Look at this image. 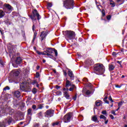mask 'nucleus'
I'll list each match as a JSON object with an SVG mask.
<instances>
[{"mask_svg":"<svg viewBox=\"0 0 127 127\" xmlns=\"http://www.w3.org/2000/svg\"><path fill=\"white\" fill-rule=\"evenodd\" d=\"M95 74L97 75H103L105 73V66L103 64H97L94 67Z\"/></svg>","mask_w":127,"mask_h":127,"instance_id":"1","label":"nucleus"},{"mask_svg":"<svg viewBox=\"0 0 127 127\" xmlns=\"http://www.w3.org/2000/svg\"><path fill=\"white\" fill-rule=\"evenodd\" d=\"M63 5L66 9H71L74 6V0H64L63 1Z\"/></svg>","mask_w":127,"mask_h":127,"instance_id":"2","label":"nucleus"},{"mask_svg":"<svg viewBox=\"0 0 127 127\" xmlns=\"http://www.w3.org/2000/svg\"><path fill=\"white\" fill-rule=\"evenodd\" d=\"M65 33V38L67 40H73L76 36L75 34V32L72 31H66Z\"/></svg>","mask_w":127,"mask_h":127,"instance_id":"3","label":"nucleus"},{"mask_svg":"<svg viewBox=\"0 0 127 127\" xmlns=\"http://www.w3.org/2000/svg\"><path fill=\"white\" fill-rule=\"evenodd\" d=\"M54 53V50L51 48H48L46 50V51H45V55H47L48 57L49 58H51L52 59H53L54 57H53V54Z\"/></svg>","mask_w":127,"mask_h":127,"instance_id":"4","label":"nucleus"},{"mask_svg":"<svg viewBox=\"0 0 127 127\" xmlns=\"http://www.w3.org/2000/svg\"><path fill=\"white\" fill-rule=\"evenodd\" d=\"M12 122V118L8 117L7 119L5 120V122L0 123V127H5V125H6L7 123L8 124V125H10Z\"/></svg>","mask_w":127,"mask_h":127,"instance_id":"5","label":"nucleus"},{"mask_svg":"<svg viewBox=\"0 0 127 127\" xmlns=\"http://www.w3.org/2000/svg\"><path fill=\"white\" fill-rule=\"evenodd\" d=\"M4 7L5 8L6 13H10L13 10V7L9 4L4 3L3 5Z\"/></svg>","mask_w":127,"mask_h":127,"instance_id":"6","label":"nucleus"},{"mask_svg":"<svg viewBox=\"0 0 127 127\" xmlns=\"http://www.w3.org/2000/svg\"><path fill=\"white\" fill-rule=\"evenodd\" d=\"M71 118H72V114L71 113H68L64 117L63 121L66 123H70Z\"/></svg>","mask_w":127,"mask_h":127,"instance_id":"7","label":"nucleus"},{"mask_svg":"<svg viewBox=\"0 0 127 127\" xmlns=\"http://www.w3.org/2000/svg\"><path fill=\"white\" fill-rule=\"evenodd\" d=\"M54 115V110H48L45 113V118H51V117H53Z\"/></svg>","mask_w":127,"mask_h":127,"instance_id":"8","label":"nucleus"},{"mask_svg":"<svg viewBox=\"0 0 127 127\" xmlns=\"http://www.w3.org/2000/svg\"><path fill=\"white\" fill-rule=\"evenodd\" d=\"M46 36H47V32L45 31L42 32L40 35V37L41 41H43V40H44V39L46 38Z\"/></svg>","mask_w":127,"mask_h":127,"instance_id":"9","label":"nucleus"},{"mask_svg":"<svg viewBox=\"0 0 127 127\" xmlns=\"http://www.w3.org/2000/svg\"><path fill=\"white\" fill-rule=\"evenodd\" d=\"M33 14L37 16V18L38 20H39V19L41 18V16H40V15H39V14L38 13V12L37 11V10L36 9H35L33 11Z\"/></svg>","mask_w":127,"mask_h":127,"instance_id":"10","label":"nucleus"},{"mask_svg":"<svg viewBox=\"0 0 127 127\" xmlns=\"http://www.w3.org/2000/svg\"><path fill=\"white\" fill-rule=\"evenodd\" d=\"M11 74H12L13 76L16 77V76H18V75H19V71H18L17 70H13L11 71Z\"/></svg>","mask_w":127,"mask_h":127,"instance_id":"11","label":"nucleus"},{"mask_svg":"<svg viewBox=\"0 0 127 127\" xmlns=\"http://www.w3.org/2000/svg\"><path fill=\"white\" fill-rule=\"evenodd\" d=\"M68 76H69L70 79L73 80L74 79V74H73V71L71 69H69L67 72Z\"/></svg>","mask_w":127,"mask_h":127,"instance_id":"12","label":"nucleus"},{"mask_svg":"<svg viewBox=\"0 0 127 127\" xmlns=\"http://www.w3.org/2000/svg\"><path fill=\"white\" fill-rule=\"evenodd\" d=\"M26 82H23L20 84V88L21 90H24L26 87Z\"/></svg>","mask_w":127,"mask_h":127,"instance_id":"13","label":"nucleus"},{"mask_svg":"<svg viewBox=\"0 0 127 127\" xmlns=\"http://www.w3.org/2000/svg\"><path fill=\"white\" fill-rule=\"evenodd\" d=\"M35 16H36V15L33 14L29 15V17L32 20L33 23H36L37 21L36 18L35 17Z\"/></svg>","mask_w":127,"mask_h":127,"instance_id":"14","label":"nucleus"},{"mask_svg":"<svg viewBox=\"0 0 127 127\" xmlns=\"http://www.w3.org/2000/svg\"><path fill=\"white\" fill-rule=\"evenodd\" d=\"M73 84L71 83V82L69 81L68 79H66L65 83V87L67 88L68 87H71Z\"/></svg>","mask_w":127,"mask_h":127,"instance_id":"15","label":"nucleus"},{"mask_svg":"<svg viewBox=\"0 0 127 127\" xmlns=\"http://www.w3.org/2000/svg\"><path fill=\"white\" fill-rule=\"evenodd\" d=\"M21 61H22L21 58L18 57L16 60V64H20V63H21Z\"/></svg>","mask_w":127,"mask_h":127,"instance_id":"16","label":"nucleus"},{"mask_svg":"<svg viewBox=\"0 0 127 127\" xmlns=\"http://www.w3.org/2000/svg\"><path fill=\"white\" fill-rule=\"evenodd\" d=\"M4 15L5 13L2 10H0V18H2Z\"/></svg>","mask_w":127,"mask_h":127,"instance_id":"17","label":"nucleus"},{"mask_svg":"<svg viewBox=\"0 0 127 127\" xmlns=\"http://www.w3.org/2000/svg\"><path fill=\"white\" fill-rule=\"evenodd\" d=\"M14 95L17 98H19V97H20V92L18 91H16L14 92Z\"/></svg>","mask_w":127,"mask_h":127,"instance_id":"18","label":"nucleus"},{"mask_svg":"<svg viewBox=\"0 0 127 127\" xmlns=\"http://www.w3.org/2000/svg\"><path fill=\"white\" fill-rule=\"evenodd\" d=\"M63 91H64V96H65V95L68 94V91H69V89H68V88L67 89L64 88Z\"/></svg>","mask_w":127,"mask_h":127,"instance_id":"19","label":"nucleus"},{"mask_svg":"<svg viewBox=\"0 0 127 127\" xmlns=\"http://www.w3.org/2000/svg\"><path fill=\"white\" fill-rule=\"evenodd\" d=\"M92 121H93V122H97V121H98V118L97 117V116H93L92 118Z\"/></svg>","mask_w":127,"mask_h":127,"instance_id":"20","label":"nucleus"},{"mask_svg":"<svg viewBox=\"0 0 127 127\" xmlns=\"http://www.w3.org/2000/svg\"><path fill=\"white\" fill-rule=\"evenodd\" d=\"M109 68L110 71H112V70H114V69H115V66H114V65L113 64H109Z\"/></svg>","mask_w":127,"mask_h":127,"instance_id":"21","label":"nucleus"},{"mask_svg":"<svg viewBox=\"0 0 127 127\" xmlns=\"http://www.w3.org/2000/svg\"><path fill=\"white\" fill-rule=\"evenodd\" d=\"M125 1V0H117V2L118 3H119V4H123Z\"/></svg>","mask_w":127,"mask_h":127,"instance_id":"22","label":"nucleus"},{"mask_svg":"<svg viewBox=\"0 0 127 127\" xmlns=\"http://www.w3.org/2000/svg\"><path fill=\"white\" fill-rule=\"evenodd\" d=\"M37 54H38L39 55H45V52H44L43 53L39 51H37Z\"/></svg>","mask_w":127,"mask_h":127,"instance_id":"23","label":"nucleus"},{"mask_svg":"<svg viewBox=\"0 0 127 127\" xmlns=\"http://www.w3.org/2000/svg\"><path fill=\"white\" fill-rule=\"evenodd\" d=\"M110 0V4H111L112 5V7H115V5H116L115 4V2H114V1H113L112 0Z\"/></svg>","mask_w":127,"mask_h":127,"instance_id":"24","label":"nucleus"},{"mask_svg":"<svg viewBox=\"0 0 127 127\" xmlns=\"http://www.w3.org/2000/svg\"><path fill=\"white\" fill-rule=\"evenodd\" d=\"M36 35H37V33H36L35 32H34V37L32 40V42H34V40H35V39L36 38Z\"/></svg>","mask_w":127,"mask_h":127,"instance_id":"25","label":"nucleus"},{"mask_svg":"<svg viewBox=\"0 0 127 127\" xmlns=\"http://www.w3.org/2000/svg\"><path fill=\"white\" fill-rule=\"evenodd\" d=\"M75 85L73 84L71 86V87L69 88V91H72L74 89H75Z\"/></svg>","mask_w":127,"mask_h":127,"instance_id":"26","label":"nucleus"},{"mask_svg":"<svg viewBox=\"0 0 127 127\" xmlns=\"http://www.w3.org/2000/svg\"><path fill=\"white\" fill-rule=\"evenodd\" d=\"M100 119H102V120H104V121H106L107 120V117H105V116L101 115L100 116Z\"/></svg>","mask_w":127,"mask_h":127,"instance_id":"27","label":"nucleus"},{"mask_svg":"<svg viewBox=\"0 0 127 127\" xmlns=\"http://www.w3.org/2000/svg\"><path fill=\"white\" fill-rule=\"evenodd\" d=\"M95 105H96V106H97V107L101 106V101H97L95 103Z\"/></svg>","mask_w":127,"mask_h":127,"instance_id":"28","label":"nucleus"},{"mask_svg":"<svg viewBox=\"0 0 127 127\" xmlns=\"http://www.w3.org/2000/svg\"><path fill=\"white\" fill-rule=\"evenodd\" d=\"M47 6L48 8H50V7H52V3L48 2L47 3Z\"/></svg>","mask_w":127,"mask_h":127,"instance_id":"29","label":"nucleus"},{"mask_svg":"<svg viewBox=\"0 0 127 127\" xmlns=\"http://www.w3.org/2000/svg\"><path fill=\"white\" fill-rule=\"evenodd\" d=\"M4 65V63L2 62V59H0V66H3Z\"/></svg>","mask_w":127,"mask_h":127,"instance_id":"30","label":"nucleus"},{"mask_svg":"<svg viewBox=\"0 0 127 127\" xmlns=\"http://www.w3.org/2000/svg\"><path fill=\"white\" fill-rule=\"evenodd\" d=\"M37 115L39 118H42V117H43L42 112H41L38 113Z\"/></svg>","mask_w":127,"mask_h":127,"instance_id":"31","label":"nucleus"},{"mask_svg":"<svg viewBox=\"0 0 127 127\" xmlns=\"http://www.w3.org/2000/svg\"><path fill=\"white\" fill-rule=\"evenodd\" d=\"M32 92L33 94H36V93L37 92V89H36V88L33 89Z\"/></svg>","mask_w":127,"mask_h":127,"instance_id":"32","label":"nucleus"},{"mask_svg":"<svg viewBox=\"0 0 127 127\" xmlns=\"http://www.w3.org/2000/svg\"><path fill=\"white\" fill-rule=\"evenodd\" d=\"M28 115H31L32 110L31 109H29L27 111Z\"/></svg>","mask_w":127,"mask_h":127,"instance_id":"33","label":"nucleus"},{"mask_svg":"<svg viewBox=\"0 0 127 127\" xmlns=\"http://www.w3.org/2000/svg\"><path fill=\"white\" fill-rule=\"evenodd\" d=\"M4 22L5 23H6V24H9V21L8 19H6V20H5Z\"/></svg>","mask_w":127,"mask_h":127,"instance_id":"34","label":"nucleus"},{"mask_svg":"<svg viewBox=\"0 0 127 127\" xmlns=\"http://www.w3.org/2000/svg\"><path fill=\"white\" fill-rule=\"evenodd\" d=\"M55 89H56L57 90H59V89H60V88H61V87H60V86L58 85H56L54 86Z\"/></svg>","mask_w":127,"mask_h":127,"instance_id":"35","label":"nucleus"},{"mask_svg":"<svg viewBox=\"0 0 127 127\" xmlns=\"http://www.w3.org/2000/svg\"><path fill=\"white\" fill-rule=\"evenodd\" d=\"M56 94L58 96H61V95H62V93L60 91L57 92Z\"/></svg>","mask_w":127,"mask_h":127,"instance_id":"36","label":"nucleus"},{"mask_svg":"<svg viewBox=\"0 0 127 127\" xmlns=\"http://www.w3.org/2000/svg\"><path fill=\"white\" fill-rule=\"evenodd\" d=\"M43 108V106L41 104L39 105L38 109L41 110V109Z\"/></svg>","mask_w":127,"mask_h":127,"instance_id":"37","label":"nucleus"},{"mask_svg":"<svg viewBox=\"0 0 127 127\" xmlns=\"http://www.w3.org/2000/svg\"><path fill=\"white\" fill-rule=\"evenodd\" d=\"M58 125H59V122H56L53 123V127H55V126H58Z\"/></svg>","mask_w":127,"mask_h":127,"instance_id":"38","label":"nucleus"},{"mask_svg":"<svg viewBox=\"0 0 127 127\" xmlns=\"http://www.w3.org/2000/svg\"><path fill=\"white\" fill-rule=\"evenodd\" d=\"M9 87L8 86H6L5 87H4L3 89V91H6L7 90H9Z\"/></svg>","mask_w":127,"mask_h":127,"instance_id":"39","label":"nucleus"},{"mask_svg":"<svg viewBox=\"0 0 127 127\" xmlns=\"http://www.w3.org/2000/svg\"><path fill=\"white\" fill-rule=\"evenodd\" d=\"M122 106H123V102H119L118 103V107H119V108H121V107H122Z\"/></svg>","mask_w":127,"mask_h":127,"instance_id":"40","label":"nucleus"},{"mask_svg":"<svg viewBox=\"0 0 127 127\" xmlns=\"http://www.w3.org/2000/svg\"><path fill=\"white\" fill-rule=\"evenodd\" d=\"M111 114H112V115H114V116H117V114H116V111H112L111 112Z\"/></svg>","mask_w":127,"mask_h":127,"instance_id":"41","label":"nucleus"},{"mask_svg":"<svg viewBox=\"0 0 127 127\" xmlns=\"http://www.w3.org/2000/svg\"><path fill=\"white\" fill-rule=\"evenodd\" d=\"M39 76H40V75L39 74V72H37L36 73V78H38L39 77Z\"/></svg>","mask_w":127,"mask_h":127,"instance_id":"42","label":"nucleus"},{"mask_svg":"<svg viewBox=\"0 0 127 127\" xmlns=\"http://www.w3.org/2000/svg\"><path fill=\"white\" fill-rule=\"evenodd\" d=\"M91 94V91L90 90H87L86 92V95H90Z\"/></svg>","mask_w":127,"mask_h":127,"instance_id":"43","label":"nucleus"},{"mask_svg":"<svg viewBox=\"0 0 127 127\" xmlns=\"http://www.w3.org/2000/svg\"><path fill=\"white\" fill-rule=\"evenodd\" d=\"M32 108L33 110H36V105H33Z\"/></svg>","mask_w":127,"mask_h":127,"instance_id":"44","label":"nucleus"},{"mask_svg":"<svg viewBox=\"0 0 127 127\" xmlns=\"http://www.w3.org/2000/svg\"><path fill=\"white\" fill-rule=\"evenodd\" d=\"M64 96H65L66 99H69V98H70V95H69V94H68L66 95H65Z\"/></svg>","mask_w":127,"mask_h":127,"instance_id":"45","label":"nucleus"},{"mask_svg":"<svg viewBox=\"0 0 127 127\" xmlns=\"http://www.w3.org/2000/svg\"><path fill=\"white\" fill-rule=\"evenodd\" d=\"M101 12H102V15H103V16L105 15V10L102 9V10L101 11Z\"/></svg>","mask_w":127,"mask_h":127,"instance_id":"46","label":"nucleus"},{"mask_svg":"<svg viewBox=\"0 0 127 127\" xmlns=\"http://www.w3.org/2000/svg\"><path fill=\"white\" fill-rule=\"evenodd\" d=\"M54 53H55L56 56H57V55H58V53H57V50H54Z\"/></svg>","mask_w":127,"mask_h":127,"instance_id":"47","label":"nucleus"},{"mask_svg":"<svg viewBox=\"0 0 127 127\" xmlns=\"http://www.w3.org/2000/svg\"><path fill=\"white\" fill-rule=\"evenodd\" d=\"M102 114H103V115H107V111H103L102 112Z\"/></svg>","mask_w":127,"mask_h":127,"instance_id":"48","label":"nucleus"},{"mask_svg":"<svg viewBox=\"0 0 127 127\" xmlns=\"http://www.w3.org/2000/svg\"><path fill=\"white\" fill-rule=\"evenodd\" d=\"M111 15H108L107 17V19L108 20H110V19H111Z\"/></svg>","mask_w":127,"mask_h":127,"instance_id":"49","label":"nucleus"},{"mask_svg":"<svg viewBox=\"0 0 127 127\" xmlns=\"http://www.w3.org/2000/svg\"><path fill=\"white\" fill-rule=\"evenodd\" d=\"M104 121H105V125H107V124H108V123H109V120H104Z\"/></svg>","mask_w":127,"mask_h":127,"instance_id":"50","label":"nucleus"},{"mask_svg":"<svg viewBox=\"0 0 127 127\" xmlns=\"http://www.w3.org/2000/svg\"><path fill=\"white\" fill-rule=\"evenodd\" d=\"M112 55H113V56H116V55H117V53H116V52H113V53H112Z\"/></svg>","mask_w":127,"mask_h":127,"instance_id":"51","label":"nucleus"},{"mask_svg":"<svg viewBox=\"0 0 127 127\" xmlns=\"http://www.w3.org/2000/svg\"><path fill=\"white\" fill-rule=\"evenodd\" d=\"M110 117L111 119H112V120H114V119H115V117H114V116H113L112 115H110Z\"/></svg>","mask_w":127,"mask_h":127,"instance_id":"52","label":"nucleus"},{"mask_svg":"<svg viewBox=\"0 0 127 127\" xmlns=\"http://www.w3.org/2000/svg\"><path fill=\"white\" fill-rule=\"evenodd\" d=\"M104 101L105 102V103H106V104H109V101H108V100H107V99H104Z\"/></svg>","mask_w":127,"mask_h":127,"instance_id":"53","label":"nucleus"},{"mask_svg":"<svg viewBox=\"0 0 127 127\" xmlns=\"http://www.w3.org/2000/svg\"><path fill=\"white\" fill-rule=\"evenodd\" d=\"M76 99H77V96L75 95L73 97V100H74V101H76Z\"/></svg>","mask_w":127,"mask_h":127,"instance_id":"54","label":"nucleus"},{"mask_svg":"<svg viewBox=\"0 0 127 127\" xmlns=\"http://www.w3.org/2000/svg\"><path fill=\"white\" fill-rule=\"evenodd\" d=\"M109 100H110V101H111V102L113 103V102H114V101H113V99H112V97H110L109 98Z\"/></svg>","mask_w":127,"mask_h":127,"instance_id":"55","label":"nucleus"},{"mask_svg":"<svg viewBox=\"0 0 127 127\" xmlns=\"http://www.w3.org/2000/svg\"><path fill=\"white\" fill-rule=\"evenodd\" d=\"M34 29H35V26H34V24H33L32 27V30L34 31Z\"/></svg>","mask_w":127,"mask_h":127,"instance_id":"56","label":"nucleus"},{"mask_svg":"<svg viewBox=\"0 0 127 127\" xmlns=\"http://www.w3.org/2000/svg\"><path fill=\"white\" fill-rule=\"evenodd\" d=\"M37 83V81L36 80H34L32 84L33 85H34L35 84H36Z\"/></svg>","mask_w":127,"mask_h":127,"instance_id":"57","label":"nucleus"},{"mask_svg":"<svg viewBox=\"0 0 127 127\" xmlns=\"http://www.w3.org/2000/svg\"><path fill=\"white\" fill-rule=\"evenodd\" d=\"M115 87H116V88H121V87H122L121 86H120V85H115Z\"/></svg>","mask_w":127,"mask_h":127,"instance_id":"58","label":"nucleus"},{"mask_svg":"<svg viewBox=\"0 0 127 127\" xmlns=\"http://www.w3.org/2000/svg\"><path fill=\"white\" fill-rule=\"evenodd\" d=\"M83 81H84L85 82H88V79H87V78H84V79H83Z\"/></svg>","mask_w":127,"mask_h":127,"instance_id":"59","label":"nucleus"},{"mask_svg":"<svg viewBox=\"0 0 127 127\" xmlns=\"http://www.w3.org/2000/svg\"><path fill=\"white\" fill-rule=\"evenodd\" d=\"M64 74L65 76H67V72L65 71H64Z\"/></svg>","mask_w":127,"mask_h":127,"instance_id":"60","label":"nucleus"},{"mask_svg":"<svg viewBox=\"0 0 127 127\" xmlns=\"http://www.w3.org/2000/svg\"><path fill=\"white\" fill-rule=\"evenodd\" d=\"M0 32L1 34H2V29L0 28Z\"/></svg>","mask_w":127,"mask_h":127,"instance_id":"61","label":"nucleus"},{"mask_svg":"<svg viewBox=\"0 0 127 127\" xmlns=\"http://www.w3.org/2000/svg\"><path fill=\"white\" fill-rule=\"evenodd\" d=\"M117 63H118V64H120V65H121V62H120V61H118L117 62Z\"/></svg>","mask_w":127,"mask_h":127,"instance_id":"62","label":"nucleus"},{"mask_svg":"<svg viewBox=\"0 0 127 127\" xmlns=\"http://www.w3.org/2000/svg\"><path fill=\"white\" fill-rule=\"evenodd\" d=\"M39 68H40V66H39V65H37V70H39Z\"/></svg>","mask_w":127,"mask_h":127,"instance_id":"63","label":"nucleus"},{"mask_svg":"<svg viewBox=\"0 0 127 127\" xmlns=\"http://www.w3.org/2000/svg\"><path fill=\"white\" fill-rule=\"evenodd\" d=\"M46 62V61L44 59L43 60V63H45Z\"/></svg>","mask_w":127,"mask_h":127,"instance_id":"64","label":"nucleus"}]
</instances>
